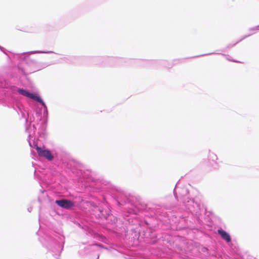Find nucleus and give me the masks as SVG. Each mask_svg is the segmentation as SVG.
<instances>
[{
    "mask_svg": "<svg viewBox=\"0 0 259 259\" xmlns=\"http://www.w3.org/2000/svg\"><path fill=\"white\" fill-rule=\"evenodd\" d=\"M18 92L27 97H28L34 101L40 103L44 106H45V103L43 102L41 98L35 94L29 93L28 91L24 90L23 89H19Z\"/></svg>",
    "mask_w": 259,
    "mask_h": 259,
    "instance_id": "f257e3e1",
    "label": "nucleus"
},
{
    "mask_svg": "<svg viewBox=\"0 0 259 259\" xmlns=\"http://www.w3.org/2000/svg\"><path fill=\"white\" fill-rule=\"evenodd\" d=\"M35 149L39 157H44L49 161H52L53 159L54 156L49 150L44 149L38 146H36Z\"/></svg>",
    "mask_w": 259,
    "mask_h": 259,
    "instance_id": "f03ea898",
    "label": "nucleus"
},
{
    "mask_svg": "<svg viewBox=\"0 0 259 259\" xmlns=\"http://www.w3.org/2000/svg\"><path fill=\"white\" fill-rule=\"evenodd\" d=\"M55 203L61 207L65 209H70L74 206V203L67 199H61L56 200Z\"/></svg>",
    "mask_w": 259,
    "mask_h": 259,
    "instance_id": "7ed1b4c3",
    "label": "nucleus"
},
{
    "mask_svg": "<svg viewBox=\"0 0 259 259\" xmlns=\"http://www.w3.org/2000/svg\"><path fill=\"white\" fill-rule=\"evenodd\" d=\"M218 232L219 235H220V236H221V237L226 241H227V242H229L231 241V237L229 235V234L226 231L223 230H219Z\"/></svg>",
    "mask_w": 259,
    "mask_h": 259,
    "instance_id": "20e7f679",
    "label": "nucleus"
},
{
    "mask_svg": "<svg viewBox=\"0 0 259 259\" xmlns=\"http://www.w3.org/2000/svg\"><path fill=\"white\" fill-rule=\"evenodd\" d=\"M209 160H212L213 162H215V161L217 160V155L214 154H210Z\"/></svg>",
    "mask_w": 259,
    "mask_h": 259,
    "instance_id": "39448f33",
    "label": "nucleus"
},
{
    "mask_svg": "<svg viewBox=\"0 0 259 259\" xmlns=\"http://www.w3.org/2000/svg\"><path fill=\"white\" fill-rule=\"evenodd\" d=\"M238 42V41H236L234 42V43L233 45L229 44L228 47H232V46H233V45H235L236 44H237Z\"/></svg>",
    "mask_w": 259,
    "mask_h": 259,
    "instance_id": "423d86ee",
    "label": "nucleus"
}]
</instances>
